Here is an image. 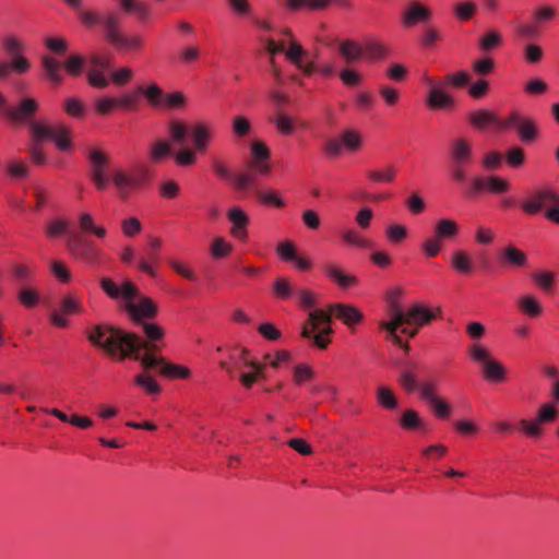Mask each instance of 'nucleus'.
<instances>
[{
	"instance_id": "nucleus-31",
	"label": "nucleus",
	"mask_w": 559,
	"mask_h": 559,
	"mask_svg": "<svg viewBox=\"0 0 559 559\" xmlns=\"http://www.w3.org/2000/svg\"><path fill=\"white\" fill-rule=\"evenodd\" d=\"M366 176L373 183H391L395 179L396 169L388 165L380 169H369Z\"/></svg>"
},
{
	"instance_id": "nucleus-51",
	"label": "nucleus",
	"mask_w": 559,
	"mask_h": 559,
	"mask_svg": "<svg viewBox=\"0 0 559 559\" xmlns=\"http://www.w3.org/2000/svg\"><path fill=\"white\" fill-rule=\"evenodd\" d=\"M63 108L68 115L74 118L80 119L83 118L85 115L84 104L75 97H69L68 99H66Z\"/></svg>"
},
{
	"instance_id": "nucleus-23",
	"label": "nucleus",
	"mask_w": 559,
	"mask_h": 559,
	"mask_svg": "<svg viewBox=\"0 0 559 559\" xmlns=\"http://www.w3.org/2000/svg\"><path fill=\"white\" fill-rule=\"evenodd\" d=\"M472 144L463 139H456L452 142L450 148V157L452 164L468 165L472 160Z\"/></svg>"
},
{
	"instance_id": "nucleus-62",
	"label": "nucleus",
	"mask_w": 559,
	"mask_h": 559,
	"mask_svg": "<svg viewBox=\"0 0 559 559\" xmlns=\"http://www.w3.org/2000/svg\"><path fill=\"white\" fill-rule=\"evenodd\" d=\"M476 11V4L467 1V2H460L454 5V13L457 16V19L462 21L469 20Z\"/></svg>"
},
{
	"instance_id": "nucleus-5",
	"label": "nucleus",
	"mask_w": 559,
	"mask_h": 559,
	"mask_svg": "<svg viewBox=\"0 0 559 559\" xmlns=\"http://www.w3.org/2000/svg\"><path fill=\"white\" fill-rule=\"evenodd\" d=\"M146 178L147 170L143 166H136L130 170L118 168L111 174V181L117 190V195L122 201L128 200L133 191L140 189Z\"/></svg>"
},
{
	"instance_id": "nucleus-33",
	"label": "nucleus",
	"mask_w": 559,
	"mask_h": 559,
	"mask_svg": "<svg viewBox=\"0 0 559 559\" xmlns=\"http://www.w3.org/2000/svg\"><path fill=\"white\" fill-rule=\"evenodd\" d=\"M121 9L127 13H134L141 19L148 16V5L141 0H118Z\"/></svg>"
},
{
	"instance_id": "nucleus-41",
	"label": "nucleus",
	"mask_w": 559,
	"mask_h": 559,
	"mask_svg": "<svg viewBox=\"0 0 559 559\" xmlns=\"http://www.w3.org/2000/svg\"><path fill=\"white\" fill-rule=\"evenodd\" d=\"M400 424L404 429L407 430L424 428V423L419 418L418 413L413 409H407L403 413L400 419Z\"/></svg>"
},
{
	"instance_id": "nucleus-49",
	"label": "nucleus",
	"mask_w": 559,
	"mask_h": 559,
	"mask_svg": "<svg viewBox=\"0 0 559 559\" xmlns=\"http://www.w3.org/2000/svg\"><path fill=\"white\" fill-rule=\"evenodd\" d=\"M438 385L432 380H427L424 382H419L418 386V393L419 397L427 403H430L435 399L438 397L437 395Z\"/></svg>"
},
{
	"instance_id": "nucleus-18",
	"label": "nucleus",
	"mask_w": 559,
	"mask_h": 559,
	"mask_svg": "<svg viewBox=\"0 0 559 559\" xmlns=\"http://www.w3.org/2000/svg\"><path fill=\"white\" fill-rule=\"evenodd\" d=\"M102 289L112 299L122 297L126 301L139 295L138 287L131 282H124L121 287L109 277H103L99 282Z\"/></svg>"
},
{
	"instance_id": "nucleus-55",
	"label": "nucleus",
	"mask_w": 559,
	"mask_h": 559,
	"mask_svg": "<svg viewBox=\"0 0 559 559\" xmlns=\"http://www.w3.org/2000/svg\"><path fill=\"white\" fill-rule=\"evenodd\" d=\"M121 229L126 237L133 238L142 230V224L136 217H129L121 222Z\"/></svg>"
},
{
	"instance_id": "nucleus-40",
	"label": "nucleus",
	"mask_w": 559,
	"mask_h": 559,
	"mask_svg": "<svg viewBox=\"0 0 559 559\" xmlns=\"http://www.w3.org/2000/svg\"><path fill=\"white\" fill-rule=\"evenodd\" d=\"M386 56V48L377 41H368L364 45V57L368 60H381Z\"/></svg>"
},
{
	"instance_id": "nucleus-64",
	"label": "nucleus",
	"mask_w": 559,
	"mask_h": 559,
	"mask_svg": "<svg viewBox=\"0 0 559 559\" xmlns=\"http://www.w3.org/2000/svg\"><path fill=\"white\" fill-rule=\"evenodd\" d=\"M140 93L139 90L123 94L120 98H117L118 107L134 110L139 104Z\"/></svg>"
},
{
	"instance_id": "nucleus-38",
	"label": "nucleus",
	"mask_w": 559,
	"mask_h": 559,
	"mask_svg": "<svg viewBox=\"0 0 559 559\" xmlns=\"http://www.w3.org/2000/svg\"><path fill=\"white\" fill-rule=\"evenodd\" d=\"M343 240L350 246H355L360 249H370L373 243L371 240L364 238L357 230L347 229L343 233Z\"/></svg>"
},
{
	"instance_id": "nucleus-4",
	"label": "nucleus",
	"mask_w": 559,
	"mask_h": 559,
	"mask_svg": "<svg viewBox=\"0 0 559 559\" xmlns=\"http://www.w3.org/2000/svg\"><path fill=\"white\" fill-rule=\"evenodd\" d=\"M522 210L528 215L544 210L546 218L559 224V193L551 188L536 189L522 203Z\"/></svg>"
},
{
	"instance_id": "nucleus-46",
	"label": "nucleus",
	"mask_w": 559,
	"mask_h": 559,
	"mask_svg": "<svg viewBox=\"0 0 559 559\" xmlns=\"http://www.w3.org/2000/svg\"><path fill=\"white\" fill-rule=\"evenodd\" d=\"M134 382L144 389L148 394H158L160 386L157 382L147 373H140L134 377Z\"/></svg>"
},
{
	"instance_id": "nucleus-12",
	"label": "nucleus",
	"mask_w": 559,
	"mask_h": 559,
	"mask_svg": "<svg viewBox=\"0 0 559 559\" xmlns=\"http://www.w3.org/2000/svg\"><path fill=\"white\" fill-rule=\"evenodd\" d=\"M362 145L361 135L353 130L344 131L338 139L330 140L326 144V152L331 156H338L344 150L348 152H356Z\"/></svg>"
},
{
	"instance_id": "nucleus-14",
	"label": "nucleus",
	"mask_w": 559,
	"mask_h": 559,
	"mask_svg": "<svg viewBox=\"0 0 559 559\" xmlns=\"http://www.w3.org/2000/svg\"><path fill=\"white\" fill-rule=\"evenodd\" d=\"M390 317L391 320L385 322L381 321L379 323L380 329L386 331L392 338V341L400 347L404 348L405 350L409 349V346L407 343L403 342L401 336L397 335V330L404 325V319H403V309L397 304H392L390 308Z\"/></svg>"
},
{
	"instance_id": "nucleus-22",
	"label": "nucleus",
	"mask_w": 559,
	"mask_h": 559,
	"mask_svg": "<svg viewBox=\"0 0 559 559\" xmlns=\"http://www.w3.org/2000/svg\"><path fill=\"white\" fill-rule=\"evenodd\" d=\"M323 272L326 277L341 289H348L355 287L358 284V280L353 274L346 273L341 267L334 264H328L323 266Z\"/></svg>"
},
{
	"instance_id": "nucleus-27",
	"label": "nucleus",
	"mask_w": 559,
	"mask_h": 559,
	"mask_svg": "<svg viewBox=\"0 0 559 559\" xmlns=\"http://www.w3.org/2000/svg\"><path fill=\"white\" fill-rule=\"evenodd\" d=\"M43 69L47 80L52 84H60L63 81L61 73V63L50 56H45L41 59Z\"/></svg>"
},
{
	"instance_id": "nucleus-15",
	"label": "nucleus",
	"mask_w": 559,
	"mask_h": 559,
	"mask_svg": "<svg viewBox=\"0 0 559 559\" xmlns=\"http://www.w3.org/2000/svg\"><path fill=\"white\" fill-rule=\"evenodd\" d=\"M426 82L430 85V91L427 97V105L429 108L433 110H449L454 107V98L447 93L445 87L442 84L437 85L435 81L429 78Z\"/></svg>"
},
{
	"instance_id": "nucleus-32",
	"label": "nucleus",
	"mask_w": 559,
	"mask_h": 559,
	"mask_svg": "<svg viewBox=\"0 0 559 559\" xmlns=\"http://www.w3.org/2000/svg\"><path fill=\"white\" fill-rule=\"evenodd\" d=\"M192 138L195 150L204 152L207 146V141L211 138L210 128L204 123H197L192 129Z\"/></svg>"
},
{
	"instance_id": "nucleus-54",
	"label": "nucleus",
	"mask_w": 559,
	"mask_h": 559,
	"mask_svg": "<svg viewBox=\"0 0 559 559\" xmlns=\"http://www.w3.org/2000/svg\"><path fill=\"white\" fill-rule=\"evenodd\" d=\"M84 58L80 55H71L66 63L64 68L68 71V73L72 76H79L81 75L84 67Z\"/></svg>"
},
{
	"instance_id": "nucleus-17",
	"label": "nucleus",
	"mask_w": 559,
	"mask_h": 559,
	"mask_svg": "<svg viewBox=\"0 0 559 559\" xmlns=\"http://www.w3.org/2000/svg\"><path fill=\"white\" fill-rule=\"evenodd\" d=\"M64 3L76 12L78 19L81 24L86 28H94L99 26L104 21L105 12H99L92 9H83V0H63Z\"/></svg>"
},
{
	"instance_id": "nucleus-63",
	"label": "nucleus",
	"mask_w": 559,
	"mask_h": 559,
	"mask_svg": "<svg viewBox=\"0 0 559 559\" xmlns=\"http://www.w3.org/2000/svg\"><path fill=\"white\" fill-rule=\"evenodd\" d=\"M276 252L282 260L287 262H293L297 259L295 246L290 241L280 242L277 245Z\"/></svg>"
},
{
	"instance_id": "nucleus-20",
	"label": "nucleus",
	"mask_w": 559,
	"mask_h": 559,
	"mask_svg": "<svg viewBox=\"0 0 559 559\" xmlns=\"http://www.w3.org/2000/svg\"><path fill=\"white\" fill-rule=\"evenodd\" d=\"M498 260L502 266L522 269L528 263L525 252L513 245H508L498 252Z\"/></svg>"
},
{
	"instance_id": "nucleus-3",
	"label": "nucleus",
	"mask_w": 559,
	"mask_h": 559,
	"mask_svg": "<svg viewBox=\"0 0 559 559\" xmlns=\"http://www.w3.org/2000/svg\"><path fill=\"white\" fill-rule=\"evenodd\" d=\"M103 28L104 38L120 50H140L143 39L140 35L126 36L121 31V16L115 11H107L104 21L99 25Z\"/></svg>"
},
{
	"instance_id": "nucleus-8",
	"label": "nucleus",
	"mask_w": 559,
	"mask_h": 559,
	"mask_svg": "<svg viewBox=\"0 0 559 559\" xmlns=\"http://www.w3.org/2000/svg\"><path fill=\"white\" fill-rule=\"evenodd\" d=\"M68 249L74 257L90 264H97L99 262L100 250L95 246L94 241L85 239L78 234L70 235Z\"/></svg>"
},
{
	"instance_id": "nucleus-10",
	"label": "nucleus",
	"mask_w": 559,
	"mask_h": 559,
	"mask_svg": "<svg viewBox=\"0 0 559 559\" xmlns=\"http://www.w3.org/2000/svg\"><path fill=\"white\" fill-rule=\"evenodd\" d=\"M124 309L136 324L146 322L157 314V305L148 297L141 296L138 301L130 298L124 302Z\"/></svg>"
},
{
	"instance_id": "nucleus-30",
	"label": "nucleus",
	"mask_w": 559,
	"mask_h": 559,
	"mask_svg": "<svg viewBox=\"0 0 559 559\" xmlns=\"http://www.w3.org/2000/svg\"><path fill=\"white\" fill-rule=\"evenodd\" d=\"M340 53L347 62H355L364 57V46L357 41L346 39L340 45Z\"/></svg>"
},
{
	"instance_id": "nucleus-16",
	"label": "nucleus",
	"mask_w": 559,
	"mask_h": 559,
	"mask_svg": "<svg viewBox=\"0 0 559 559\" xmlns=\"http://www.w3.org/2000/svg\"><path fill=\"white\" fill-rule=\"evenodd\" d=\"M440 314V308H437L436 311H431L423 305H415L408 308L407 311L403 310L404 325H415L420 328Z\"/></svg>"
},
{
	"instance_id": "nucleus-48",
	"label": "nucleus",
	"mask_w": 559,
	"mask_h": 559,
	"mask_svg": "<svg viewBox=\"0 0 559 559\" xmlns=\"http://www.w3.org/2000/svg\"><path fill=\"white\" fill-rule=\"evenodd\" d=\"M87 82L95 88H106L109 85V80L105 76L104 71L93 67L87 71Z\"/></svg>"
},
{
	"instance_id": "nucleus-37",
	"label": "nucleus",
	"mask_w": 559,
	"mask_h": 559,
	"mask_svg": "<svg viewBox=\"0 0 559 559\" xmlns=\"http://www.w3.org/2000/svg\"><path fill=\"white\" fill-rule=\"evenodd\" d=\"M257 198L259 201L267 206L284 207L285 202L281 198L280 193L272 189L257 190Z\"/></svg>"
},
{
	"instance_id": "nucleus-53",
	"label": "nucleus",
	"mask_w": 559,
	"mask_h": 559,
	"mask_svg": "<svg viewBox=\"0 0 559 559\" xmlns=\"http://www.w3.org/2000/svg\"><path fill=\"white\" fill-rule=\"evenodd\" d=\"M171 140L176 143H183L188 134V127L181 121H171L168 126Z\"/></svg>"
},
{
	"instance_id": "nucleus-24",
	"label": "nucleus",
	"mask_w": 559,
	"mask_h": 559,
	"mask_svg": "<svg viewBox=\"0 0 559 559\" xmlns=\"http://www.w3.org/2000/svg\"><path fill=\"white\" fill-rule=\"evenodd\" d=\"M286 57L296 64L306 75H311L313 71L312 62L308 64H304V58L307 56V52L297 41H290L289 48H285Z\"/></svg>"
},
{
	"instance_id": "nucleus-11",
	"label": "nucleus",
	"mask_w": 559,
	"mask_h": 559,
	"mask_svg": "<svg viewBox=\"0 0 559 559\" xmlns=\"http://www.w3.org/2000/svg\"><path fill=\"white\" fill-rule=\"evenodd\" d=\"M83 310L84 308L80 298L74 295L67 294L61 298L58 308L51 312L50 321L58 328H67L69 325L67 316L81 313Z\"/></svg>"
},
{
	"instance_id": "nucleus-19",
	"label": "nucleus",
	"mask_w": 559,
	"mask_h": 559,
	"mask_svg": "<svg viewBox=\"0 0 559 559\" xmlns=\"http://www.w3.org/2000/svg\"><path fill=\"white\" fill-rule=\"evenodd\" d=\"M431 11L429 8L413 0L402 14V24L405 27H413L417 23H425L431 19Z\"/></svg>"
},
{
	"instance_id": "nucleus-9",
	"label": "nucleus",
	"mask_w": 559,
	"mask_h": 559,
	"mask_svg": "<svg viewBox=\"0 0 559 559\" xmlns=\"http://www.w3.org/2000/svg\"><path fill=\"white\" fill-rule=\"evenodd\" d=\"M514 128L522 142L534 141L538 135V128L534 119L521 116L516 112L511 114L500 123V129Z\"/></svg>"
},
{
	"instance_id": "nucleus-36",
	"label": "nucleus",
	"mask_w": 559,
	"mask_h": 559,
	"mask_svg": "<svg viewBox=\"0 0 559 559\" xmlns=\"http://www.w3.org/2000/svg\"><path fill=\"white\" fill-rule=\"evenodd\" d=\"M377 402L380 406L390 411L397 408L399 405L393 391L384 385H380L377 390Z\"/></svg>"
},
{
	"instance_id": "nucleus-47",
	"label": "nucleus",
	"mask_w": 559,
	"mask_h": 559,
	"mask_svg": "<svg viewBox=\"0 0 559 559\" xmlns=\"http://www.w3.org/2000/svg\"><path fill=\"white\" fill-rule=\"evenodd\" d=\"M246 367L253 369V372L241 373L240 381L246 388H250L262 374V366L255 361H246Z\"/></svg>"
},
{
	"instance_id": "nucleus-56",
	"label": "nucleus",
	"mask_w": 559,
	"mask_h": 559,
	"mask_svg": "<svg viewBox=\"0 0 559 559\" xmlns=\"http://www.w3.org/2000/svg\"><path fill=\"white\" fill-rule=\"evenodd\" d=\"M57 145V147L61 151H66L71 147V140L69 138V129L64 126L56 128L55 135L52 139Z\"/></svg>"
},
{
	"instance_id": "nucleus-7",
	"label": "nucleus",
	"mask_w": 559,
	"mask_h": 559,
	"mask_svg": "<svg viewBox=\"0 0 559 559\" xmlns=\"http://www.w3.org/2000/svg\"><path fill=\"white\" fill-rule=\"evenodd\" d=\"M87 158L91 166V180L97 190H106L109 183V178L107 176L109 156L100 150L91 148L88 150Z\"/></svg>"
},
{
	"instance_id": "nucleus-39",
	"label": "nucleus",
	"mask_w": 559,
	"mask_h": 559,
	"mask_svg": "<svg viewBox=\"0 0 559 559\" xmlns=\"http://www.w3.org/2000/svg\"><path fill=\"white\" fill-rule=\"evenodd\" d=\"M483 371L485 377L490 381L504 380L506 370L503 366L493 359L487 361V364L483 367Z\"/></svg>"
},
{
	"instance_id": "nucleus-29",
	"label": "nucleus",
	"mask_w": 559,
	"mask_h": 559,
	"mask_svg": "<svg viewBox=\"0 0 559 559\" xmlns=\"http://www.w3.org/2000/svg\"><path fill=\"white\" fill-rule=\"evenodd\" d=\"M31 63L24 57H17L11 62H0V80L7 79L12 71L16 73H25L29 70Z\"/></svg>"
},
{
	"instance_id": "nucleus-59",
	"label": "nucleus",
	"mask_w": 559,
	"mask_h": 559,
	"mask_svg": "<svg viewBox=\"0 0 559 559\" xmlns=\"http://www.w3.org/2000/svg\"><path fill=\"white\" fill-rule=\"evenodd\" d=\"M3 48L12 57V60L17 57H23V44L14 36H9L3 39Z\"/></svg>"
},
{
	"instance_id": "nucleus-43",
	"label": "nucleus",
	"mask_w": 559,
	"mask_h": 559,
	"mask_svg": "<svg viewBox=\"0 0 559 559\" xmlns=\"http://www.w3.org/2000/svg\"><path fill=\"white\" fill-rule=\"evenodd\" d=\"M521 310L531 317H538L542 313V308L538 300L532 296H524L519 300Z\"/></svg>"
},
{
	"instance_id": "nucleus-44",
	"label": "nucleus",
	"mask_w": 559,
	"mask_h": 559,
	"mask_svg": "<svg viewBox=\"0 0 559 559\" xmlns=\"http://www.w3.org/2000/svg\"><path fill=\"white\" fill-rule=\"evenodd\" d=\"M501 43H502V37H501L500 33H498L497 31H489L480 38L479 48L483 51L488 52L491 49L500 46Z\"/></svg>"
},
{
	"instance_id": "nucleus-26",
	"label": "nucleus",
	"mask_w": 559,
	"mask_h": 559,
	"mask_svg": "<svg viewBox=\"0 0 559 559\" xmlns=\"http://www.w3.org/2000/svg\"><path fill=\"white\" fill-rule=\"evenodd\" d=\"M451 265L460 274L469 275L474 271V262L468 252L456 250L451 255Z\"/></svg>"
},
{
	"instance_id": "nucleus-60",
	"label": "nucleus",
	"mask_w": 559,
	"mask_h": 559,
	"mask_svg": "<svg viewBox=\"0 0 559 559\" xmlns=\"http://www.w3.org/2000/svg\"><path fill=\"white\" fill-rule=\"evenodd\" d=\"M495 62L491 58L485 57L473 62L472 69L478 75H488L492 72Z\"/></svg>"
},
{
	"instance_id": "nucleus-28",
	"label": "nucleus",
	"mask_w": 559,
	"mask_h": 559,
	"mask_svg": "<svg viewBox=\"0 0 559 559\" xmlns=\"http://www.w3.org/2000/svg\"><path fill=\"white\" fill-rule=\"evenodd\" d=\"M469 122L477 129H485L491 124H498L500 128V123L498 117L485 109L475 110L469 115Z\"/></svg>"
},
{
	"instance_id": "nucleus-25",
	"label": "nucleus",
	"mask_w": 559,
	"mask_h": 559,
	"mask_svg": "<svg viewBox=\"0 0 559 559\" xmlns=\"http://www.w3.org/2000/svg\"><path fill=\"white\" fill-rule=\"evenodd\" d=\"M460 231L459 224L451 218H440L436 222L433 236L441 242L454 239Z\"/></svg>"
},
{
	"instance_id": "nucleus-52",
	"label": "nucleus",
	"mask_w": 559,
	"mask_h": 559,
	"mask_svg": "<svg viewBox=\"0 0 559 559\" xmlns=\"http://www.w3.org/2000/svg\"><path fill=\"white\" fill-rule=\"evenodd\" d=\"M139 93L144 94L151 105L155 107H162L164 93L156 84L150 85L146 90L139 87Z\"/></svg>"
},
{
	"instance_id": "nucleus-2",
	"label": "nucleus",
	"mask_w": 559,
	"mask_h": 559,
	"mask_svg": "<svg viewBox=\"0 0 559 559\" xmlns=\"http://www.w3.org/2000/svg\"><path fill=\"white\" fill-rule=\"evenodd\" d=\"M332 317L341 320L352 332L364 321V313L350 304H332L326 309L317 308V349H326L334 333Z\"/></svg>"
},
{
	"instance_id": "nucleus-34",
	"label": "nucleus",
	"mask_w": 559,
	"mask_h": 559,
	"mask_svg": "<svg viewBox=\"0 0 559 559\" xmlns=\"http://www.w3.org/2000/svg\"><path fill=\"white\" fill-rule=\"evenodd\" d=\"M29 129L32 133V139L35 142V144H39L45 139L51 140L56 131L55 128L39 123L34 120H29Z\"/></svg>"
},
{
	"instance_id": "nucleus-58",
	"label": "nucleus",
	"mask_w": 559,
	"mask_h": 559,
	"mask_svg": "<svg viewBox=\"0 0 559 559\" xmlns=\"http://www.w3.org/2000/svg\"><path fill=\"white\" fill-rule=\"evenodd\" d=\"M273 290L277 297L287 299L293 294V288L286 277H276L273 284Z\"/></svg>"
},
{
	"instance_id": "nucleus-13",
	"label": "nucleus",
	"mask_w": 559,
	"mask_h": 559,
	"mask_svg": "<svg viewBox=\"0 0 559 559\" xmlns=\"http://www.w3.org/2000/svg\"><path fill=\"white\" fill-rule=\"evenodd\" d=\"M39 104L32 97H23L15 107L5 108V116L15 123H28L37 112Z\"/></svg>"
},
{
	"instance_id": "nucleus-42",
	"label": "nucleus",
	"mask_w": 559,
	"mask_h": 559,
	"mask_svg": "<svg viewBox=\"0 0 559 559\" xmlns=\"http://www.w3.org/2000/svg\"><path fill=\"white\" fill-rule=\"evenodd\" d=\"M338 75L342 83L347 87H357L362 82L361 73L352 68L342 69Z\"/></svg>"
},
{
	"instance_id": "nucleus-21",
	"label": "nucleus",
	"mask_w": 559,
	"mask_h": 559,
	"mask_svg": "<svg viewBox=\"0 0 559 559\" xmlns=\"http://www.w3.org/2000/svg\"><path fill=\"white\" fill-rule=\"evenodd\" d=\"M227 217L231 223V236L239 240H245L247 238V227L249 224L247 213L242 209L234 206L228 210Z\"/></svg>"
},
{
	"instance_id": "nucleus-50",
	"label": "nucleus",
	"mask_w": 559,
	"mask_h": 559,
	"mask_svg": "<svg viewBox=\"0 0 559 559\" xmlns=\"http://www.w3.org/2000/svg\"><path fill=\"white\" fill-rule=\"evenodd\" d=\"M469 80H471V76L467 72L465 71H461V72H457V73H451V74H448L445 78H444V81L441 83L445 88L449 86V85H452L454 87H463L465 85H467L469 83Z\"/></svg>"
},
{
	"instance_id": "nucleus-45",
	"label": "nucleus",
	"mask_w": 559,
	"mask_h": 559,
	"mask_svg": "<svg viewBox=\"0 0 559 559\" xmlns=\"http://www.w3.org/2000/svg\"><path fill=\"white\" fill-rule=\"evenodd\" d=\"M399 383L408 393L418 391L419 382L416 374L411 369L403 370L399 376Z\"/></svg>"
},
{
	"instance_id": "nucleus-6",
	"label": "nucleus",
	"mask_w": 559,
	"mask_h": 559,
	"mask_svg": "<svg viewBox=\"0 0 559 559\" xmlns=\"http://www.w3.org/2000/svg\"><path fill=\"white\" fill-rule=\"evenodd\" d=\"M145 369L158 368L159 373L169 379H187L190 376V369L185 366L168 362L164 357L155 354H146L145 356H136Z\"/></svg>"
},
{
	"instance_id": "nucleus-35",
	"label": "nucleus",
	"mask_w": 559,
	"mask_h": 559,
	"mask_svg": "<svg viewBox=\"0 0 559 559\" xmlns=\"http://www.w3.org/2000/svg\"><path fill=\"white\" fill-rule=\"evenodd\" d=\"M171 154L173 151L168 142L163 140L156 141L151 145L150 160L154 164H158Z\"/></svg>"
},
{
	"instance_id": "nucleus-1",
	"label": "nucleus",
	"mask_w": 559,
	"mask_h": 559,
	"mask_svg": "<svg viewBox=\"0 0 559 559\" xmlns=\"http://www.w3.org/2000/svg\"><path fill=\"white\" fill-rule=\"evenodd\" d=\"M140 325L146 340L110 325H95L88 334V341L119 360L127 357L138 360L136 356H145L148 353L157 355L160 350L159 342L165 335L164 329L147 321Z\"/></svg>"
},
{
	"instance_id": "nucleus-61",
	"label": "nucleus",
	"mask_w": 559,
	"mask_h": 559,
	"mask_svg": "<svg viewBox=\"0 0 559 559\" xmlns=\"http://www.w3.org/2000/svg\"><path fill=\"white\" fill-rule=\"evenodd\" d=\"M186 98L180 92L164 94L162 106L167 109L181 108L185 106Z\"/></svg>"
},
{
	"instance_id": "nucleus-57",
	"label": "nucleus",
	"mask_w": 559,
	"mask_h": 559,
	"mask_svg": "<svg viewBox=\"0 0 559 559\" xmlns=\"http://www.w3.org/2000/svg\"><path fill=\"white\" fill-rule=\"evenodd\" d=\"M428 405L431 407L435 415L440 419L448 418L452 412L451 406L439 396L431 401L430 403H428Z\"/></svg>"
}]
</instances>
